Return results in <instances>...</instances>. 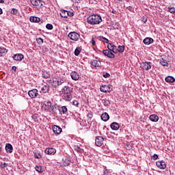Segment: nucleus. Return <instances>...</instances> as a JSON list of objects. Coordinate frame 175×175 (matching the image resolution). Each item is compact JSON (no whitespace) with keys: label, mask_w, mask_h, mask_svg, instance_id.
Returning <instances> with one entry per match:
<instances>
[{"label":"nucleus","mask_w":175,"mask_h":175,"mask_svg":"<svg viewBox=\"0 0 175 175\" xmlns=\"http://www.w3.org/2000/svg\"><path fill=\"white\" fill-rule=\"evenodd\" d=\"M143 42L144 43V44L148 46L149 44H152V43H154V39L150 37H147L143 40Z\"/></svg>","instance_id":"2eb2a0df"},{"label":"nucleus","mask_w":175,"mask_h":175,"mask_svg":"<svg viewBox=\"0 0 175 175\" xmlns=\"http://www.w3.org/2000/svg\"><path fill=\"white\" fill-rule=\"evenodd\" d=\"M165 80L167 83H174V81H175L174 77H173L172 76L166 77Z\"/></svg>","instance_id":"393cba45"},{"label":"nucleus","mask_w":175,"mask_h":175,"mask_svg":"<svg viewBox=\"0 0 175 175\" xmlns=\"http://www.w3.org/2000/svg\"><path fill=\"white\" fill-rule=\"evenodd\" d=\"M110 118V116H109V113H103L102 115H101V120L103 121H104V122H106L107 121H109V119Z\"/></svg>","instance_id":"6ab92c4d"},{"label":"nucleus","mask_w":175,"mask_h":175,"mask_svg":"<svg viewBox=\"0 0 175 175\" xmlns=\"http://www.w3.org/2000/svg\"><path fill=\"white\" fill-rule=\"evenodd\" d=\"M46 29H50V30H51V29H53V25H52L51 24L48 23V24H46Z\"/></svg>","instance_id":"4c0bfd02"},{"label":"nucleus","mask_w":175,"mask_h":175,"mask_svg":"<svg viewBox=\"0 0 175 175\" xmlns=\"http://www.w3.org/2000/svg\"><path fill=\"white\" fill-rule=\"evenodd\" d=\"M66 83V79L65 78H59L53 80V87H59V85H65Z\"/></svg>","instance_id":"f03ea898"},{"label":"nucleus","mask_w":175,"mask_h":175,"mask_svg":"<svg viewBox=\"0 0 175 175\" xmlns=\"http://www.w3.org/2000/svg\"><path fill=\"white\" fill-rule=\"evenodd\" d=\"M3 13V11L2 10V8H0V14H2Z\"/></svg>","instance_id":"6e6d98bb"},{"label":"nucleus","mask_w":175,"mask_h":175,"mask_svg":"<svg viewBox=\"0 0 175 175\" xmlns=\"http://www.w3.org/2000/svg\"><path fill=\"white\" fill-rule=\"evenodd\" d=\"M152 63L151 62H143L141 64V68L144 70H150L152 68Z\"/></svg>","instance_id":"39448f33"},{"label":"nucleus","mask_w":175,"mask_h":175,"mask_svg":"<svg viewBox=\"0 0 175 175\" xmlns=\"http://www.w3.org/2000/svg\"><path fill=\"white\" fill-rule=\"evenodd\" d=\"M63 96L65 100L67 102H70V100H72V95H70V93L68 94H64Z\"/></svg>","instance_id":"a878e982"},{"label":"nucleus","mask_w":175,"mask_h":175,"mask_svg":"<svg viewBox=\"0 0 175 175\" xmlns=\"http://www.w3.org/2000/svg\"><path fill=\"white\" fill-rule=\"evenodd\" d=\"M47 104H48V106L51 105L50 103H47Z\"/></svg>","instance_id":"052dcab7"},{"label":"nucleus","mask_w":175,"mask_h":175,"mask_svg":"<svg viewBox=\"0 0 175 175\" xmlns=\"http://www.w3.org/2000/svg\"><path fill=\"white\" fill-rule=\"evenodd\" d=\"M103 54L107 57L108 58H116V55H114V52L110 51L109 49H105L102 51Z\"/></svg>","instance_id":"423d86ee"},{"label":"nucleus","mask_w":175,"mask_h":175,"mask_svg":"<svg viewBox=\"0 0 175 175\" xmlns=\"http://www.w3.org/2000/svg\"><path fill=\"white\" fill-rule=\"evenodd\" d=\"M100 42H103V43H109V39L103 37V36H100Z\"/></svg>","instance_id":"473e14b6"},{"label":"nucleus","mask_w":175,"mask_h":175,"mask_svg":"<svg viewBox=\"0 0 175 175\" xmlns=\"http://www.w3.org/2000/svg\"><path fill=\"white\" fill-rule=\"evenodd\" d=\"M170 13H175V8L174 7L168 8Z\"/></svg>","instance_id":"58836bf2"},{"label":"nucleus","mask_w":175,"mask_h":175,"mask_svg":"<svg viewBox=\"0 0 175 175\" xmlns=\"http://www.w3.org/2000/svg\"><path fill=\"white\" fill-rule=\"evenodd\" d=\"M2 150V148L0 147V151Z\"/></svg>","instance_id":"e2e57ef3"},{"label":"nucleus","mask_w":175,"mask_h":175,"mask_svg":"<svg viewBox=\"0 0 175 175\" xmlns=\"http://www.w3.org/2000/svg\"><path fill=\"white\" fill-rule=\"evenodd\" d=\"M68 38H70L71 40L77 42V40H79L80 38V34L77 33L76 31H71L68 33Z\"/></svg>","instance_id":"7ed1b4c3"},{"label":"nucleus","mask_w":175,"mask_h":175,"mask_svg":"<svg viewBox=\"0 0 175 175\" xmlns=\"http://www.w3.org/2000/svg\"><path fill=\"white\" fill-rule=\"evenodd\" d=\"M68 111V108L66 106H63L59 109V113L61 114H66V112Z\"/></svg>","instance_id":"bb28decb"},{"label":"nucleus","mask_w":175,"mask_h":175,"mask_svg":"<svg viewBox=\"0 0 175 175\" xmlns=\"http://www.w3.org/2000/svg\"><path fill=\"white\" fill-rule=\"evenodd\" d=\"M110 126L113 131H118V129H120V125L117 122L111 123Z\"/></svg>","instance_id":"412c9836"},{"label":"nucleus","mask_w":175,"mask_h":175,"mask_svg":"<svg viewBox=\"0 0 175 175\" xmlns=\"http://www.w3.org/2000/svg\"><path fill=\"white\" fill-rule=\"evenodd\" d=\"M90 64L92 68H99V66H100V62L98 60H93Z\"/></svg>","instance_id":"a211bd4d"},{"label":"nucleus","mask_w":175,"mask_h":175,"mask_svg":"<svg viewBox=\"0 0 175 175\" xmlns=\"http://www.w3.org/2000/svg\"><path fill=\"white\" fill-rule=\"evenodd\" d=\"M5 2V0H0V3H3Z\"/></svg>","instance_id":"4d7b16f0"},{"label":"nucleus","mask_w":175,"mask_h":175,"mask_svg":"<svg viewBox=\"0 0 175 175\" xmlns=\"http://www.w3.org/2000/svg\"><path fill=\"white\" fill-rule=\"evenodd\" d=\"M152 158H153V159H154V161H155L156 159H158V154H154L152 156Z\"/></svg>","instance_id":"09e8293b"},{"label":"nucleus","mask_w":175,"mask_h":175,"mask_svg":"<svg viewBox=\"0 0 175 175\" xmlns=\"http://www.w3.org/2000/svg\"><path fill=\"white\" fill-rule=\"evenodd\" d=\"M6 166H8V163H1L2 169H5V167H6Z\"/></svg>","instance_id":"c03bdc74"},{"label":"nucleus","mask_w":175,"mask_h":175,"mask_svg":"<svg viewBox=\"0 0 175 175\" xmlns=\"http://www.w3.org/2000/svg\"><path fill=\"white\" fill-rule=\"evenodd\" d=\"M57 152V150L54 148H47L45 149V154L47 155H54Z\"/></svg>","instance_id":"9d476101"},{"label":"nucleus","mask_w":175,"mask_h":175,"mask_svg":"<svg viewBox=\"0 0 175 175\" xmlns=\"http://www.w3.org/2000/svg\"><path fill=\"white\" fill-rule=\"evenodd\" d=\"M160 64L163 66H167L168 64H167V61L166 59H161L160 60Z\"/></svg>","instance_id":"7c9ffc66"},{"label":"nucleus","mask_w":175,"mask_h":175,"mask_svg":"<svg viewBox=\"0 0 175 175\" xmlns=\"http://www.w3.org/2000/svg\"><path fill=\"white\" fill-rule=\"evenodd\" d=\"M42 77H44V79L50 78V72L47 71H44L42 74Z\"/></svg>","instance_id":"c756f323"},{"label":"nucleus","mask_w":175,"mask_h":175,"mask_svg":"<svg viewBox=\"0 0 175 175\" xmlns=\"http://www.w3.org/2000/svg\"><path fill=\"white\" fill-rule=\"evenodd\" d=\"M6 53H8V49H6V48H0V57H3Z\"/></svg>","instance_id":"c85d7f7f"},{"label":"nucleus","mask_w":175,"mask_h":175,"mask_svg":"<svg viewBox=\"0 0 175 175\" xmlns=\"http://www.w3.org/2000/svg\"><path fill=\"white\" fill-rule=\"evenodd\" d=\"M31 3L33 6H40L42 3V1L40 0H31Z\"/></svg>","instance_id":"5701e85b"},{"label":"nucleus","mask_w":175,"mask_h":175,"mask_svg":"<svg viewBox=\"0 0 175 175\" xmlns=\"http://www.w3.org/2000/svg\"><path fill=\"white\" fill-rule=\"evenodd\" d=\"M74 14L73 11H68V16H69V17H73Z\"/></svg>","instance_id":"ea45409f"},{"label":"nucleus","mask_w":175,"mask_h":175,"mask_svg":"<svg viewBox=\"0 0 175 175\" xmlns=\"http://www.w3.org/2000/svg\"><path fill=\"white\" fill-rule=\"evenodd\" d=\"M87 21H88V18H86Z\"/></svg>","instance_id":"680f3d73"},{"label":"nucleus","mask_w":175,"mask_h":175,"mask_svg":"<svg viewBox=\"0 0 175 175\" xmlns=\"http://www.w3.org/2000/svg\"><path fill=\"white\" fill-rule=\"evenodd\" d=\"M49 91H50V86L49 85H44L41 89V92H42V94H47Z\"/></svg>","instance_id":"aec40b11"},{"label":"nucleus","mask_w":175,"mask_h":175,"mask_svg":"<svg viewBox=\"0 0 175 175\" xmlns=\"http://www.w3.org/2000/svg\"><path fill=\"white\" fill-rule=\"evenodd\" d=\"M72 105H74V106H78L79 105V101L77 100H74L72 102Z\"/></svg>","instance_id":"49530a36"},{"label":"nucleus","mask_w":175,"mask_h":175,"mask_svg":"<svg viewBox=\"0 0 175 175\" xmlns=\"http://www.w3.org/2000/svg\"><path fill=\"white\" fill-rule=\"evenodd\" d=\"M31 23H40V18L36 16H31L29 18Z\"/></svg>","instance_id":"b1692460"},{"label":"nucleus","mask_w":175,"mask_h":175,"mask_svg":"<svg viewBox=\"0 0 175 175\" xmlns=\"http://www.w3.org/2000/svg\"><path fill=\"white\" fill-rule=\"evenodd\" d=\"M103 77H105V79H107L109 77H110V74L106 72L104 75Z\"/></svg>","instance_id":"a18cd8bd"},{"label":"nucleus","mask_w":175,"mask_h":175,"mask_svg":"<svg viewBox=\"0 0 175 175\" xmlns=\"http://www.w3.org/2000/svg\"><path fill=\"white\" fill-rule=\"evenodd\" d=\"M107 173H109V172H107V170H104V174H107Z\"/></svg>","instance_id":"864d4df0"},{"label":"nucleus","mask_w":175,"mask_h":175,"mask_svg":"<svg viewBox=\"0 0 175 175\" xmlns=\"http://www.w3.org/2000/svg\"><path fill=\"white\" fill-rule=\"evenodd\" d=\"M103 103L104 106H105V107L110 106V100H103Z\"/></svg>","instance_id":"f704fd0d"},{"label":"nucleus","mask_w":175,"mask_h":175,"mask_svg":"<svg viewBox=\"0 0 175 175\" xmlns=\"http://www.w3.org/2000/svg\"><path fill=\"white\" fill-rule=\"evenodd\" d=\"M14 61H23L24 59V55L21 53H16L12 57Z\"/></svg>","instance_id":"ddd939ff"},{"label":"nucleus","mask_w":175,"mask_h":175,"mask_svg":"<svg viewBox=\"0 0 175 175\" xmlns=\"http://www.w3.org/2000/svg\"><path fill=\"white\" fill-rule=\"evenodd\" d=\"M143 22H144V23H147V18H144V19H143Z\"/></svg>","instance_id":"5fc2aeb1"},{"label":"nucleus","mask_w":175,"mask_h":175,"mask_svg":"<svg viewBox=\"0 0 175 175\" xmlns=\"http://www.w3.org/2000/svg\"><path fill=\"white\" fill-rule=\"evenodd\" d=\"M124 50H125V46H119L118 47V51L119 53H124Z\"/></svg>","instance_id":"72a5a7b5"},{"label":"nucleus","mask_w":175,"mask_h":175,"mask_svg":"<svg viewBox=\"0 0 175 175\" xmlns=\"http://www.w3.org/2000/svg\"><path fill=\"white\" fill-rule=\"evenodd\" d=\"M94 117V113L92 112H89L88 113V118H92Z\"/></svg>","instance_id":"37998d69"},{"label":"nucleus","mask_w":175,"mask_h":175,"mask_svg":"<svg viewBox=\"0 0 175 175\" xmlns=\"http://www.w3.org/2000/svg\"><path fill=\"white\" fill-rule=\"evenodd\" d=\"M102 23V16L98 14H93L88 17V23L92 25H96Z\"/></svg>","instance_id":"f257e3e1"},{"label":"nucleus","mask_w":175,"mask_h":175,"mask_svg":"<svg viewBox=\"0 0 175 175\" xmlns=\"http://www.w3.org/2000/svg\"><path fill=\"white\" fill-rule=\"evenodd\" d=\"M111 12L113 14H117V11L116 10H112Z\"/></svg>","instance_id":"3c124183"},{"label":"nucleus","mask_w":175,"mask_h":175,"mask_svg":"<svg viewBox=\"0 0 175 175\" xmlns=\"http://www.w3.org/2000/svg\"><path fill=\"white\" fill-rule=\"evenodd\" d=\"M37 42L39 44H42L43 43V39L39 38H37Z\"/></svg>","instance_id":"79ce46f5"},{"label":"nucleus","mask_w":175,"mask_h":175,"mask_svg":"<svg viewBox=\"0 0 175 175\" xmlns=\"http://www.w3.org/2000/svg\"><path fill=\"white\" fill-rule=\"evenodd\" d=\"M76 150H77V151H78V152H79V151H80V148H77V149H76Z\"/></svg>","instance_id":"bf43d9fd"},{"label":"nucleus","mask_w":175,"mask_h":175,"mask_svg":"<svg viewBox=\"0 0 175 175\" xmlns=\"http://www.w3.org/2000/svg\"><path fill=\"white\" fill-rule=\"evenodd\" d=\"M53 133H55V135H59V133L62 132V129L58 126L55 125L53 127Z\"/></svg>","instance_id":"4468645a"},{"label":"nucleus","mask_w":175,"mask_h":175,"mask_svg":"<svg viewBox=\"0 0 175 175\" xmlns=\"http://www.w3.org/2000/svg\"><path fill=\"white\" fill-rule=\"evenodd\" d=\"M107 47L108 50L112 51L113 53H117V46H116L114 44L109 43Z\"/></svg>","instance_id":"9b49d317"},{"label":"nucleus","mask_w":175,"mask_h":175,"mask_svg":"<svg viewBox=\"0 0 175 175\" xmlns=\"http://www.w3.org/2000/svg\"><path fill=\"white\" fill-rule=\"evenodd\" d=\"M18 13V10L16 8H12L11 10V14H17Z\"/></svg>","instance_id":"c9c22d12"},{"label":"nucleus","mask_w":175,"mask_h":175,"mask_svg":"<svg viewBox=\"0 0 175 175\" xmlns=\"http://www.w3.org/2000/svg\"><path fill=\"white\" fill-rule=\"evenodd\" d=\"M60 16L64 18H66L68 17V11L65 10H62L60 12Z\"/></svg>","instance_id":"cd10ccee"},{"label":"nucleus","mask_w":175,"mask_h":175,"mask_svg":"<svg viewBox=\"0 0 175 175\" xmlns=\"http://www.w3.org/2000/svg\"><path fill=\"white\" fill-rule=\"evenodd\" d=\"M72 92V88L69 87L68 83H66L65 85H64V88L62 89V94H64V95H67L68 94H70Z\"/></svg>","instance_id":"0eeeda50"},{"label":"nucleus","mask_w":175,"mask_h":175,"mask_svg":"<svg viewBox=\"0 0 175 175\" xmlns=\"http://www.w3.org/2000/svg\"><path fill=\"white\" fill-rule=\"evenodd\" d=\"M70 77L72 79L75 80V81H77V80H79V74H77V72H72L70 73Z\"/></svg>","instance_id":"4be33fe9"},{"label":"nucleus","mask_w":175,"mask_h":175,"mask_svg":"<svg viewBox=\"0 0 175 175\" xmlns=\"http://www.w3.org/2000/svg\"><path fill=\"white\" fill-rule=\"evenodd\" d=\"M12 70L16 71V69H17V67H16V66H12Z\"/></svg>","instance_id":"603ef678"},{"label":"nucleus","mask_w":175,"mask_h":175,"mask_svg":"<svg viewBox=\"0 0 175 175\" xmlns=\"http://www.w3.org/2000/svg\"><path fill=\"white\" fill-rule=\"evenodd\" d=\"M34 157L37 159H40V158H42V155H40V154H35Z\"/></svg>","instance_id":"de8ad7c7"},{"label":"nucleus","mask_w":175,"mask_h":175,"mask_svg":"<svg viewBox=\"0 0 175 175\" xmlns=\"http://www.w3.org/2000/svg\"><path fill=\"white\" fill-rule=\"evenodd\" d=\"M72 2H74L75 3H80V0H72Z\"/></svg>","instance_id":"8fccbe9b"},{"label":"nucleus","mask_w":175,"mask_h":175,"mask_svg":"<svg viewBox=\"0 0 175 175\" xmlns=\"http://www.w3.org/2000/svg\"><path fill=\"white\" fill-rule=\"evenodd\" d=\"M90 43L92 44V46H95L96 44V42H95V40L94 39V37H92V40L90 41Z\"/></svg>","instance_id":"a19ab883"},{"label":"nucleus","mask_w":175,"mask_h":175,"mask_svg":"<svg viewBox=\"0 0 175 175\" xmlns=\"http://www.w3.org/2000/svg\"><path fill=\"white\" fill-rule=\"evenodd\" d=\"M5 151L6 152L12 154V152H13V146H12L10 144H6Z\"/></svg>","instance_id":"f3484780"},{"label":"nucleus","mask_w":175,"mask_h":175,"mask_svg":"<svg viewBox=\"0 0 175 175\" xmlns=\"http://www.w3.org/2000/svg\"><path fill=\"white\" fill-rule=\"evenodd\" d=\"M149 120H150L152 122H158V120H159V117L156 114H152L149 116Z\"/></svg>","instance_id":"dca6fc26"},{"label":"nucleus","mask_w":175,"mask_h":175,"mask_svg":"<svg viewBox=\"0 0 175 175\" xmlns=\"http://www.w3.org/2000/svg\"><path fill=\"white\" fill-rule=\"evenodd\" d=\"M156 166H157L159 169H166V163L163 161H159L156 162Z\"/></svg>","instance_id":"f8f14e48"},{"label":"nucleus","mask_w":175,"mask_h":175,"mask_svg":"<svg viewBox=\"0 0 175 175\" xmlns=\"http://www.w3.org/2000/svg\"><path fill=\"white\" fill-rule=\"evenodd\" d=\"M28 95L31 99H35L39 96V91L36 89H33L28 92Z\"/></svg>","instance_id":"20e7f679"},{"label":"nucleus","mask_w":175,"mask_h":175,"mask_svg":"<svg viewBox=\"0 0 175 175\" xmlns=\"http://www.w3.org/2000/svg\"><path fill=\"white\" fill-rule=\"evenodd\" d=\"M43 49V50H46V51H49V49H47V48H46V47H44V48H42Z\"/></svg>","instance_id":"13d9d810"},{"label":"nucleus","mask_w":175,"mask_h":175,"mask_svg":"<svg viewBox=\"0 0 175 175\" xmlns=\"http://www.w3.org/2000/svg\"><path fill=\"white\" fill-rule=\"evenodd\" d=\"M36 172H38V173L43 172V168L40 165H36L35 167Z\"/></svg>","instance_id":"2f4dec72"},{"label":"nucleus","mask_w":175,"mask_h":175,"mask_svg":"<svg viewBox=\"0 0 175 175\" xmlns=\"http://www.w3.org/2000/svg\"><path fill=\"white\" fill-rule=\"evenodd\" d=\"M80 48H77L75 50V55H76V57H77L79 55V54H80Z\"/></svg>","instance_id":"e433bc0d"},{"label":"nucleus","mask_w":175,"mask_h":175,"mask_svg":"<svg viewBox=\"0 0 175 175\" xmlns=\"http://www.w3.org/2000/svg\"><path fill=\"white\" fill-rule=\"evenodd\" d=\"M104 139L103 137H96L95 139V144L97 147H102L103 145Z\"/></svg>","instance_id":"1a4fd4ad"},{"label":"nucleus","mask_w":175,"mask_h":175,"mask_svg":"<svg viewBox=\"0 0 175 175\" xmlns=\"http://www.w3.org/2000/svg\"><path fill=\"white\" fill-rule=\"evenodd\" d=\"M111 90L113 89L110 85H103L100 88V91H101V92H111Z\"/></svg>","instance_id":"6e6552de"},{"label":"nucleus","mask_w":175,"mask_h":175,"mask_svg":"<svg viewBox=\"0 0 175 175\" xmlns=\"http://www.w3.org/2000/svg\"><path fill=\"white\" fill-rule=\"evenodd\" d=\"M118 1H122V0H118Z\"/></svg>","instance_id":"0e129e2a"}]
</instances>
